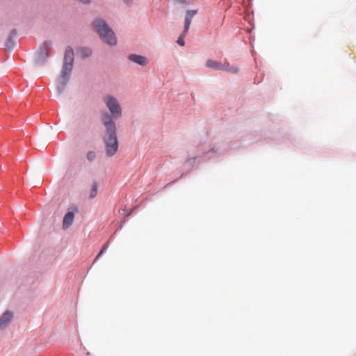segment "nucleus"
Listing matches in <instances>:
<instances>
[{
	"label": "nucleus",
	"instance_id": "1a4fd4ad",
	"mask_svg": "<svg viewBox=\"0 0 356 356\" xmlns=\"http://www.w3.org/2000/svg\"><path fill=\"white\" fill-rule=\"evenodd\" d=\"M128 59L134 63H136L141 66H145L147 64V59L145 57L137 55V54H130L128 56Z\"/></svg>",
	"mask_w": 356,
	"mask_h": 356
},
{
	"label": "nucleus",
	"instance_id": "ddd939ff",
	"mask_svg": "<svg viewBox=\"0 0 356 356\" xmlns=\"http://www.w3.org/2000/svg\"><path fill=\"white\" fill-rule=\"evenodd\" d=\"M97 188H98L97 184L95 182L93 183L91 191L90 193V199H92L95 197H96V195L97 194Z\"/></svg>",
	"mask_w": 356,
	"mask_h": 356
},
{
	"label": "nucleus",
	"instance_id": "2eb2a0df",
	"mask_svg": "<svg viewBox=\"0 0 356 356\" xmlns=\"http://www.w3.org/2000/svg\"><path fill=\"white\" fill-rule=\"evenodd\" d=\"M96 157V154L93 151H90L87 154V159L88 161H93Z\"/></svg>",
	"mask_w": 356,
	"mask_h": 356
},
{
	"label": "nucleus",
	"instance_id": "a211bd4d",
	"mask_svg": "<svg viewBox=\"0 0 356 356\" xmlns=\"http://www.w3.org/2000/svg\"><path fill=\"white\" fill-rule=\"evenodd\" d=\"M106 245H104V248L99 252V254L97 255V258L99 257L104 252V250L106 249Z\"/></svg>",
	"mask_w": 356,
	"mask_h": 356
},
{
	"label": "nucleus",
	"instance_id": "9b49d317",
	"mask_svg": "<svg viewBox=\"0 0 356 356\" xmlns=\"http://www.w3.org/2000/svg\"><path fill=\"white\" fill-rule=\"evenodd\" d=\"M16 30L15 29H13L10 31L8 37V40L5 44V46L7 49H12L13 48V47L15 46V38L16 37Z\"/></svg>",
	"mask_w": 356,
	"mask_h": 356
},
{
	"label": "nucleus",
	"instance_id": "39448f33",
	"mask_svg": "<svg viewBox=\"0 0 356 356\" xmlns=\"http://www.w3.org/2000/svg\"><path fill=\"white\" fill-rule=\"evenodd\" d=\"M51 49V43L49 42H45L40 47L37 53L36 62L38 63L42 64L44 63L48 56L49 53Z\"/></svg>",
	"mask_w": 356,
	"mask_h": 356
},
{
	"label": "nucleus",
	"instance_id": "dca6fc26",
	"mask_svg": "<svg viewBox=\"0 0 356 356\" xmlns=\"http://www.w3.org/2000/svg\"><path fill=\"white\" fill-rule=\"evenodd\" d=\"M81 52L83 56H89L91 54V51L88 49H82Z\"/></svg>",
	"mask_w": 356,
	"mask_h": 356
},
{
	"label": "nucleus",
	"instance_id": "6e6552de",
	"mask_svg": "<svg viewBox=\"0 0 356 356\" xmlns=\"http://www.w3.org/2000/svg\"><path fill=\"white\" fill-rule=\"evenodd\" d=\"M196 10H188L184 20V33H187L190 28L193 17L197 14Z\"/></svg>",
	"mask_w": 356,
	"mask_h": 356
},
{
	"label": "nucleus",
	"instance_id": "4468645a",
	"mask_svg": "<svg viewBox=\"0 0 356 356\" xmlns=\"http://www.w3.org/2000/svg\"><path fill=\"white\" fill-rule=\"evenodd\" d=\"M187 33H184V31H183V33L179 35V37L178 38L177 40V42L179 45L180 46H184L185 42H184V37L185 35H186Z\"/></svg>",
	"mask_w": 356,
	"mask_h": 356
},
{
	"label": "nucleus",
	"instance_id": "7ed1b4c3",
	"mask_svg": "<svg viewBox=\"0 0 356 356\" xmlns=\"http://www.w3.org/2000/svg\"><path fill=\"white\" fill-rule=\"evenodd\" d=\"M205 65L207 67L211 68L215 70L225 71L232 74H236L239 71V68L238 67L231 66L227 61L222 63L217 60L209 59L206 62Z\"/></svg>",
	"mask_w": 356,
	"mask_h": 356
},
{
	"label": "nucleus",
	"instance_id": "20e7f679",
	"mask_svg": "<svg viewBox=\"0 0 356 356\" xmlns=\"http://www.w3.org/2000/svg\"><path fill=\"white\" fill-rule=\"evenodd\" d=\"M104 102L106 105L113 118H120L122 115V108L118 100L111 95L104 97Z\"/></svg>",
	"mask_w": 356,
	"mask_h": 356
},
{
	"label": "nucleus",
	"instance_id": "f8f14e48",
	"mask_svg": "<svg viewBox=\"0 0 356 356\" xmlns=\"http://www.w3.org/2000/svg\"><path fill=\"white\" fill-rule=\"evenodd\" d=\"M64 63H74V51L70 47L65 49Z\"/></svg>",
	"mask_w": 356,
	"mask_h": 356
},
{
	"label": "nucleus",
	"instance_id": "f3484780",
	"mask_svg": "<svg viewBox=\"0 0 356 356\" xmlns=\"http://www.w3.org/2000/svg\"><path fill=\"white\" fill-rule=\"evenodd\" d=\"M123 1L124 3H126L128 6L131 5L132 3V0H123Z\"/></svg>",
	"mask_w": 356,
	"mask_h": 356
},
{
	"label": "nucleus",
	"instance_id": "423d86ee",
	"mask_svg": "<svg viewBox=\"0 0 356 356\" xmlns=\"http://www.w3.org/2000/svg\"><path fill=\"white\" fill-rule=\"evenodd\" d=\"M73 67V63H64L63 66V70L60 74V76L58 79L59 83L60 84V87L63 88L68 81L70 74L72 72Z\"/></svg>",
	"mask_w": 356,
	"mask_h": 356
},
{
	"label": "nucleus",
	"instance_id": "9d476101",
	"mask_svg": "<svg viewBox=\"0 0 356 356\" xmlns=\"http://www.w3.org/2000/svg\"><path fill=\"white\" fill-rule=\"evenodd\" d=\"M74 218V213L73 211H68L64 216L63 221V227L68 228L72 223Z\"/></svg>",
	"mask_w": 356,
	"mask_h": 356
},
{
	"label": "nucleus",
	"instance_id": "0eeeda50",
	"mask_svg": "<svg viewBox=\"0 0 356 356\" xmlns=\"http://www.w3.org/2000/svg\"><path fill=\"white\" fill-rule=\"evenodd\" d=\"M13 317V315L12 312L9 311H6V312H4L3 314L0 318V329H5L10 323Z\"/></svg>",
	"mask_w": 356,
	"mask_h": 356
},
{
	"label": "nucleus",
	"instance_id": "f03ea898",
	"mask_svg": "<svg viewBox=\"0 0 356 356\" xmlns=\"http://www.w3.org/2000/svg\"><path fill=\"white\" fill-rule=\"evenodd\" d=\"M95 31L99 35L101 39L109 45H115L117 38L113 31L108 27L106 22L100 19H97L93 22Z\"/></svg>",
	"mask_w": 356,
	"mask_h": 356
},
{
	"label": "nucleus",
	"instance_id": "f257e3e1",
	"mask_svg": "<svg viewBox=\"0 0 356 356\" xmlns=\"http://www.w3.org/2000/svg\"><path fill=\"white\" fill-rule=\"evenodd\" d=\"M102 122L105 126L106 131V135L104 136L106 155L112 156L117 152L118 149L115 124L107 113L102 115Z\"/></svg>",
	"mask_w": 356,
	"mask_h": 356
}]
</instances>
